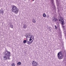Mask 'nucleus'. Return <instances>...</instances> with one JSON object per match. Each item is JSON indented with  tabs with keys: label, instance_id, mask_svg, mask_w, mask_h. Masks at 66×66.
I'll return each mask as SVG.
<instances>
[{
	"label": "nucleus",
	"instance_id": "5",
	"mask_svg": "<svg viewBox=\"0 0 66 66\" xmlns=\"http://www.w3.org/2000/svg\"><path fill=\"white\" fill-rule=\"evenodd\" d=\"M32 66H38V63L35 61H33L32 62Z\"/></svg>",
	"mask_w": 66,
	"mask_h": 66
},
{
	"label": "nucleus",
	"instance_id": "23",
	"mask_svg": "<svg viewBox=\"0 0 66 66\" xmlns=\"http://www.w3.org/2000/svg\"><path fill=\"white\" fill-rule=\"evenodd\" d=\"M59 15H60V14H59Z\"/></svg>",
	"mask_w": 66,
	"mask_h": 66
},
{
	"label": "nucleus",
	"instance_id": "7",
	"mask_svg": "<svg viewBox=\"0 0 66 66\" xmlns=\"http://www.w3.org/2000/svg\"><path fill=\"white\" fill-rule=\"evenodd\" d=\"M60 19L59 20V21H61V24L62 25L64 24V20H63V18H62V17H60Z\"/></svg>",
	"mask_w": 66,
	"mask_h": 66
},
{
	"label": "nucleus",
	"instance_id": "6",
	"mask_svg": "<svg viewBox=\"0 0 66 66\" xmlns=\"http://www.w3.org/2000/svg\"><path fill=\"white\" fill-rule=\"evenodd\" d=\"M52 3V7L53 6L54 10L55 11V12L56 11V7H55V5L54 4V1H51Z\"/></svg>",
	"mask_w": 66,
	"mask_h": 66
},
{
	"label": "nucleus",
	"instance_id": "9",
	"mask_svg": "<svg viewBox=\"0 0 66 66\" xmlns=\"http://www.w3.org/2000/svg\"><path fill=\"white\" fill-rule=\"evenodd\" d=\"M53 21H55V22H56L57 21H58L57 19L54 18V19H53Z\"/></svg>",
	"mask_w": 66,
	"mask_h": 66
},
{
	"label": "nucleus",
	"instance_id": "19",
	"mask_svg": "<svg viewBox=\"0 0 66 66\" xmlns=\"http://www.w3.org/2000/svg\"><path fill=\"white\" fill-rule=\"evenodd\" d=\"M55 29H57V27H56V26L55 25Z\"/></svg>",
	"mask_w": 66,
	"mask_h": 66
},
{
	"label": "nucleus",
	"instance_id": "12",
	"mask_svg": "<svg viewBox=\"0 0 66 66\" xmlns=\"http://www.w3.org/2000/svg\"><path fill=\"white\" fill-rule=\"evenodd\" d=\"M32 21L33 22V23H35V22H36V21H35V19H34L32 20Z\"/></svg>",
	"mask_w": 66,
	"mask_h": 66
},
{
	"label": "nucleus",
	"instance_id": "10",
	"mask_svg": "<svg viewBox=\"0 0 66 66\" xmlns=\"http://www.w3.org/2000/svg\"><path fill=\"white\" fill-rule=\"evenodd\" d=\"M23 28L25 29H26V28H27V25L26 24H23Z\"/></svg>",
	"mask_w": 66,
	"mask_h": 66
},
{
	"label": "nucleus",
	"instance_id": "14",
	"mask_svg": "<svg viewBox=\"0 0 66 66\" xmlns=\"http://www.w3.org/2000/svg\"><path fill=\"white\" fill-rule=\"evenodd\" d=\"M27 43V40H24L23 41V43L24 44H25Z\"/></svg>",
	"mask_w": 66,
	"mask_h": 66
},
{
	"label": "nucleus",
	"instance_id": "16",
	"mask_svg": "<svg viewBox=\"0 0 66 66\" xmlns=\"http://www.w3.org/2000/svg\"><path fill=\"white\" fill-rule=\"evenodd\" d=\"M43 17H46V15L45 13H44L43 14Z\"/></svg>",
	"mask_w": 66,
	"mask_h": 66
},
{
	"label": "nucleus",
	"instance_id": "22",
	"mask_svg": "<svg viewBox=\"0 0 66 66\" xmlns=\"http://www.w3.org/2000/svg\"><path fill=\"white\" fill-rule=\"evenodd\" d=\"M24 0L26 1V0Z\"/></svg>",
	"mask_w": 66,
	"mask_h": 66
},
{
	"label": "nucleus",
	"instance_id": "21",
	"mask_svg": "<svg viewBox=\"0 0 66 66\" xmlns=\"http://www.w3.org/2000/svg\"><path fill=\"white\" fill-rule=\"evenodd\" d=\"M35 0H33V1H34Z\"/></svg>",
	"mask_w": 66,
	"mask_h": 66
},
{
	"label": "nucleus",
	"instance_id": "18",
	"mask_svg": "<svg viewBox=\"0 0 66 66\" xmlns=\"http://www.w3.org/2000/svg\"><path fill=\"white\" fill-rule=\"evenodd\" d=\"M56 3H57V4H58V3H59V1H58V0H56Z\"/></svg>",
	"mask_w": 66,
	"mask_h": 66
},
{
	"label": "nucleus",
	"instance_id": "2",
	"mask_svg": "<svg viewBox=\"0 0 66 66\" xmlns=\"http://www.w3.org/2000/svg\"><path fill=\"white\" fill-rule=\"evenodd\" d=\"M29 36H30V37H29ZM29 37L30 38L29 39V41H28V40H27V44H32L33 41L34 39V36L31 35H28L27 36V38H29Z\"/></svg>",
	"mask_w": 66,
	"mask_h": 66
},
{
	"label": "nucleus",
	"instance_id": "3",
	"mask_svg": "<svg viewBox=\"0 0 66 66\" xmlns=\"http://www.w3.org/2000/svg\"><path fill=\"white\" fill-rule=\"evenodd\" d=\"M12 12H13L15 14H17L19 12V9L17 8L16 6L13 5L11 6Z\"/></svg>",
	"mask_w": 66,
	"mask_h": 66
},
{
	"label": "nucleus",
	"instance_id": "17",
	"mask_svg": "<svg viewBox=\"0 0 66 66\" xmlns=\"http://www.w3.org/2000/svg\"><path fill=\"white\" fill-rule=\"evenodd\" d=\"M10 26L11 27V28L12 29H13V25L12 24H10Z\"/></svg>",
	"mask_w": 66,
	"mask_h": 66
},
{
	"label": "nucleus",
	"instance_id": "11",
	"mask_svg": "<svg viewBox=\"0 0 66 66\" xmlns=\"http://www.w3.org/2000/svg\"><path fill=\"white\" fill-rule=\"evenodd\" d=\"M4 11L2 9H1L0 10V14H3Z\"/></svg>",
	"mask_w": 66,
	"mask_h": 66
},
{
	"label": "nucleus",
	"instance_id": "15",
	"mask_svg": "<svg viewBox=\"0 0 66 66\" xmlns=\"http://www.w3.org/2000/svg\"><path fill=\"white\" fill-rule=\"evenodd\" d=\"M15 64L13 63L12 64H11V66H15Z\"/></svg>",
	"mask_w": 66,
	"mask_h": 66
},
{
	"label": "nucleus",
	"instance_id": "1",
	"mask_svg": "<svg viewBox=\"0 0 66 66\" xmlns=\"http://www.w3.org/2000/svg\"><path fill=\"white\" fill-rule=\"evenodd\" d=\"M5 56L4 57L3 59L4 60H10V57L11 56V52L8 51L7 50H6L5 52L4 53Z\"/></svg>",
	"mask_w": 66,
	"mask_h": 66
},
{
	"label": "nucleus",
	"instance_id": "20",
	"mask_svg": "<svg viewBox=\"0 0 66 66\" xmlns=\"http://www.w3.org/2000/svg\"><path fill=\"white\" fill-rule=\"evenodd\" d=\"M51 1H54V0H50Z\"/></svg>",
	"mask_w": 66,
	"mask_h": 66
},
{
	"label": "nucleus",
	"instance_id": "13",
	"mask_svg": "<svg viewBox=\"0 0 66 66\" xmlns=\"http://www.w3.org/2000/svg\"><path fill=\"white\" fill-rule=\"evenodd\" d=\"M21 63L20 62H18L17 63V65H21Z\"/></svg>",
	"mask_w": 66,
	"mask_h": 66
},
{
	"label": "nucleus",
	"instance_id": "8",
	"mask_svg": "<svg viewBox=\"0 0 66 66\" xmlns=\"http://www.w3.org/2000/svg\"><path fill=\"white\" fill-rule=\"evenodd\" d=\"M56 4L57 6V9H58V11L57 12L58 13H59V12H60V9H59V3H58V4H57V3H56Z\"/></svg>",
	"mask_w": 66,
	"mask_h": 66
},
{
	"label": "nucleus",
	"instance_id": "4",
	"mask_svg": "<svg viewBox=\"0 0 66 66\" xmlns=\"http://www.w3.org/2000/svg\"><path fill=\"white\" fill-rule=\"evenodd\" d=\"M57 56L59 60H62L64 57V54L62 53V51H60L57 54Z\"/></svg>",
	"mask_w": 66,
	"mask_h": 66
}]
</instances>
